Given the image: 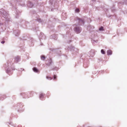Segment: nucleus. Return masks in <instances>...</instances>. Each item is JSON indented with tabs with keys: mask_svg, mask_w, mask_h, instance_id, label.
I'll return each instance as SVG.
<instances>
[{
	"mask_svg": "<svg viewBox=\"0 0 127 127\" xmlns=\"http://www.w3.org/2000/svg\"><path fill=\"white\" fill-rule=\"evenodd\" d=\"M28 6L30 7H32L33 6V4L32 3L30 2L28 4Z\"/></svg>",
	"mask_w": 127,
	"mask_h": 127,
	"instance_id": "nucleus-10",
	"label": "nucleus"
},
{
	"mask_svg": "<svg viewBox=\"0 0 127 127\" xmlns=\"http://www.w3.org/2000/svg\"><path fill=\"white\" fill-rule=\"evenodd\" d=\"M99 30L100 31H103V28L102 27H101L99 28Z\"/></svg>",
	"mask_w": 127,
	"mask_h": 127,
	"instance_id": "nucleus-15",
	"label": "nucleus"
},
{
	"mask_svg": "<svg viewBox=\"0 0 127 127\" xmlns=\"http://www.w3.org/2000/svg\"><path fill=\"white\" fill-rule=\"evenodd\" d=\"M33 70L34 72H39V71L38 69L35 67H34L33 69Z\"/></svg>",
	"mask_w": 127,
	"mask_h": 127,
	"instance_id": "nucleus-9",
	"label": "nucleus"
},
{
	"mask_svg": "<svg viewBox=\"0 0 127 127\" xmlns=\"http://www.w3.org/2000/svg\"><path fill=\"white\" fill-rule=\"evenodd\" d=\"M77 19H78V21L79 23H80L84 24V21L83 19H80L79 18H77Z\"/></svg>",
	"mask_w": 127,
	"mask_h": 127,
	"instance_id": "nucleus-5",
	"label": "nucleus"
},
{
	"mask_svg": "<svg viewBox=\"0 0 127 127\" xmlns=\"http://www.w3.org/2000/svg\"><path fill=\"white\" fill-rule=\"evenodd\" d=\"M41 59L43 60H44L45 59V57L43 55H42L41 56Z\"/></svg>",
	"mask_w": 127,
	"mask_h": 127,
	"instance_id": "nucleus-13",
	"label": "nucleus"
},
{
	"mask_svg": "<svg viewBox=\"0 0 127 127\" xmlns=\"http://www.w3.org/2000/svg\"><path fill=\"white\" fill-rule=\"evenodd\" d=\"M16 35V36H18V35Z\"/></svg>",
	"mask_w": 127,
	"mask_h": 127,
	"instance_id": "nucleus-20",
	"label": "nucleus"
},
{
	"mask_svg": "<svg viewBox=\"0 0 127 127\" xmlns=\"http://www.w3.org/2000/svg\"><path fill=\"white\" fill-rule=\"evenodd\" d=\"M0 97H1V100H3V98L6 97V95H2V96H0Z\"/></svg>",
	"mask_w": 127,
	"mask_h": 127,
	"instance_id": "nucleus-12",
	"label": "nucleus"
},
{
	"mask_svg": "<svg viewBox=\"0 0 127 127\" xmlns=\"http://www.w3.org/2000/svg\"><path fill=\"white\" fill-rule=\"evenodd\" d=\"M21 95L23 96V97L25 98H26L27 97V96L25 95H26V94L24 93H23L21 94Z\"/></svg>",
	"mask_w": 127,
	"mask_h": 127,
	"instance_id": "nucleus-7",
	"label": "nucleus"
},
{
	"mask_svg": "<svg viewBox=\"0 0 127 127\" xmlns=\"http://www.w3.org/2000/svg\"><path fill=\"white\" fill-rule=\"evenodd\" d=\"M101 53L103 54H105V52L103 51V49L101 50Z\"/></svg>",
	"mask_w": 127,
	"mask_h": 127,
	"instance_id": "nucleus-14",
	"label": "nucleus"
},
{
	"mask_svg": "<svg viewBox=\"0 0 127 127\" xmlns=\"http://www.w3.org/2000/svg\"><path fill=\"white\" fill-rule=\"evenodd\" d=\"M74 30L77 33H79L81 31V29L80 28L77 27L75 28Z\"/></svg>",
	"mask_w": 127,
	"mask_h": 127,
	"instance_id": "nucleus-1",
	"label": "nucleus"
},
{
	"mask_svg": "<svg viewBox=\"0 0 127 127\" xmlns=\"http://www.w3.org/2000/svg\"><path fill=\"white\" fill-rule=\"evenodd\" d=\"M57 78V76L56 75H54V79L55 80Z\"/></svg>",
	"mask_w": 127,
	"mask_h": 127,
	"instance_id": "nucleus-18",
	"label": "nucleus"
},
{
	"mask_svg": "<svg viewBox=\"0 0 127 127\" xmlns=\"http://www.w3.org/2000/svg\"><path fill=\"white\" fill-rule=\"evenodd\" d=\"M107 53L108 55H111L112 54V51L110 50H108L107 51Z\"/></svg>",
	"mask_w": 127,
	"mask_h": 127,
	"instance_id": "nucleus-8",
	"label": "nucleus"
},
{
	"mask_svg": "<svg viewBox=\"0 0 127 127\" xmlns=\"http://www.w3.org/2000/svg\"><path fill=\"white\" fill-rule=\"evenodd\" d=\"M5 42V41H2L1 42V43H2V44H3Z\"/></svg>",
	"mask_w": 127,
	"mask_h": 127,
	"instance_id": "nucleus-19",
	"label": "nucleus"
},
{
	"mask_svg": "<svg viewBox=\"0 0 127 127\" xmlns=\"http://www.w3.org/2000/svg\"><path fill=\"white\" fill-rule=\"evenodd\" d=\"M75 11L76 12H78L79 11V9L78 8L76 9Z\"/></svg>",
	"mask_w": 127,
	"mask_h": 127,
	"instance_id": "nucleus-17",
	"label": "nucleus"
},
{
	"mask_svg": "<svg viewBox=\"0 0 127 127\" xmlns=\"http://www.w3.org/2000/svg\"><path fill=\"white\" fill-rule=\"evenodd\" d=\"M0 12L4 15H5L7 14L5 11H4L2 9H0Z\"/></svg>",
	"mask_w": 127,
	"mask_h": 127,
	"instance_id": "nucleus-2",
	"label": "nucleus"
},
{
	"mask_svg": "<svg viewBox=\"0 0 127 127\" xmlns=\"http://www.w3.org/2000/svg\"><path fill=\"white\" fill-rule=\"evenodd\" d=\"M20 58L19 56H17L15 58V61L16 62H17L20 60Z\"/></svg>",
	"mask_w": 127,
	"mask_h": 127,
	"instance_id": "nucleus-6",
	"label": "nucleus"
},
{
	"mask_svg": "<svg viewBox=\"0 0 127 127\" xmlns=\"http://www.w3.org/2000/svg\"><path fill=\"white\" fill-rule=\"evenodd\" d=\"M46 78L47 79H48L49 80H51L52 79V77H48V76H47L46 77Z\"/></svg>",
	"mask_w": 127,
	"mask_h": 127,
	"instance_id": "nucleus-16",
	"label": "nucleus"
},
{
	"mask_svg": "<svg viewBox=\"0 0 127 127\" xmlns=\"http://www.w3.org/2000/svg\"><path fill=\"white\" fill-rule=\"evenodd\" d=\"M48 63H46V64L48 65H50L52 63V60L51 59H50L48 60Z\"/></svg>",
	"mask_w": 127,
	"mask_h": 127,
	"instance_id": "nucleus-4",
	"label": "nucleus"
},
{
	"mask_svg": "<svg viewBox=\"0 0 127 127\" xmlns=\"http://www.w3.org/2000/svg\"><path fill=\"white\" fill-rule=\"evenodd\" d=\"M44 93L41 94L39 96V98L41 100H42L44 98Z\"/></svg>",
	"mask_w": 127,
	"mask_h": 127,
	"instance_id": "nucleus-3",
	"label": "nucleus"
},
{
	"mask_svg": "<svg viewBox=\"0 0 127 127\" xmlns=\"http://www.w3.org/2000/svg\"><path fill=\"white\" fill-rule=\"evenodd\" d=\"M6 72L8 74H9V75H10V74H12V73H10V70L8 69H7L6 70Z\"/></svg>",
	"mask_w": 127,
	"mask_h": 127,
	"instance_id": "nucleus-11",
	"label": "nucleus"
}]
</instances>
